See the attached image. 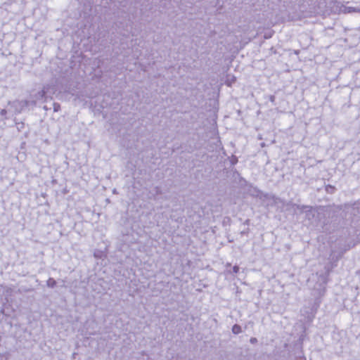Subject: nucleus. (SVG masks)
Here are the masks:
<instances>
[{"label": "nucleus", "instance_id": "obj_10", "mask_svg": "<svg viewBox=\"0 0 360 360\" xmlns=\"http://www.w3.org/2000/svg\"><path fill=\"white\" fill-rule=\"evenodd\" d=\"M250 341L252 344H255L257 342V340L255 338H250Z\"/></svg>", "mask_w": 360, "mask_h": 360}, {"label": "nucleus", "instance_id": "obj_9", "mask_svg": "<svg viewBox=\"0 0 360 360\" xmlns=\"http://www.w3.org/2000/svg\"><path fill=\"white\" fill-rule=\"evenodd\" d=\"M233 271L234 273L237 274L239 271V267L238 266H234L233 268Z\"/></svg>", "mask_w": 360, "mask_h": 360}, {"label": "nucleus", "instance_id": "obj_4", "mask_svg": "<svg viewBox=\"0 0 360 360\" xmlns=\"http://www.w3.org/2000/svg\"><path fill=\"white\" fill-rule=\"evenodd\" d=\"M46 285L50 288H53L56 285V282L53 278H50L48 279Z\"/></svg>", "mask_w": 360, "mask_h": 360}, {"label": "nucleus", "instance_id": "obj_6", "mask_svg": "<svg viewBox=\"0 0 360 360\" xmlns=\"http://www.w3.org/2000/svg\"><path fill=\"white\" fill-rule=\"evenodd\" d=\"M0 115L3 117H4L5 119H7L6 117V115H7V110H5V109H2L1 111H0Z\"/></svg>", "mask_w": 360, "mask_h": 360}, {"label": "nucleus", "instance_id": "obj_2", "mask_svg": "<svg viewBox=\"0 0 360 360\" xmlns=\"http://www.w3.org/2000/svg\"><path fill=\"white\" fill-rule=\"evenodd\" d=\"M236 81V77L234 76H228L227 79L226 80V84L228 86H231L233 83H234Z\"/></svg>", "mask_w": 360, "mask_h": 360}, {"label": "nucleus", "instance_id": "obj_8", "mask_svg": "<svg viewBox=\"0 0 360 360\" xmlns=\"http://www.w3.org/2000/svg\"><path fill=\"white\" fill-rule=\"evenodd\" d=\"M102 252H94V256L96 257L101 258L102 257Z\"/></svg>", "mask_w": 360, "mask_h": 360}, {"label": "nucleus", "instance_id": "obj_11", "mask_svg": "<svg viewBox=\"0 0 360 360\" xmlns=\"http://www.w3.org/2000/svg\"><path fill=\"white\" fill-rule=\"evenodd\" d=\"M270 101L273 102L274 101V96H271Z\"/></svg>", "mask_w": 360, "mask_h": 360}, {"label": "nucleus", "instance_id": "obj_3", "mask_svg": "<svg viewBox=\"0 0 360 360\" xmlns=\"http://www.w3.org/2000/svg\"><path fill=\"white\" fill-rule=\"evenodd\" d=\"M232 332L234 333V334H239L240 333H241V328L240 326L236 324L233 326L232 328Z\"/></svg>", "mask_w": 360, "mask_h": 360}, {"label": "nucleus", "instance_id": "obj_7", "mask_svg": "<svg viewBox=\"0 0 360 360\" xmlns=\"http://www.w3.org/2000/svg\"><path fill=\"white\" fill-rule=\"evenodd\" d=\"M59 108H60L59 104L54 103V105H53L54 111H58L59 110Z\"/></svg>", "mask_w": 360, "mask_h": 360}, {"label": "nucleus", "instance_id": "obj_5", "mask_svg": "<svg viewBox=\"0 0 360 360\" xmlns=\"http://www.w3.org/2000/svg\"><path fill=\"white\" fill-rule=\"evenodd\" d=\"M48 91H49V88H48V86H44V87L43 88V89L41 90V92H39V96H40L41 98H43V97H44V96H45V95L48 93Z\"/></svg>", "mask_w": 360, "mask_h": 360}, {"label": "nucleus", "instance_id": "obj_1", "mask_svg": "<svg viewBox=\"0 0 360 360\" xmlns=\"http://www.w3.org/2000/svg\"><path fill=\"white\" fill-rule=\"evenodd\" d=\"M8 105H11L14 108L15 114H19L22 112L23 108L27 105V102L25 101H9Z\"/></svg>", "mask_w": 360, "mask_h": 360}, {"label": "nucleus", "instance_id": "obj_12", "mask_svg": "<svg viewBox=\"0 0 360 360\" xmlns=\"http://www.w3.org/2000/svg\"><path fill=\"white\" fill-rule=\"evenodd\" d=\"M266 38L271 37V34H269L268 37H265Z\"/></svg>", "mask_w": 360, "mask_h": 360}]
</instances>
